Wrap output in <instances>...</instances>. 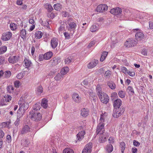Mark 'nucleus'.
<instances>
[{
  "mask_svg": "<svg viewBox=\"0 0 153 153\" xmlns=\"http://www.w3.org/2000/svg\"><path fill=\"white\" fill-rule=\"evenodd\" d=\"M29 117L34 121H38L41 119V114L38 111H32L29 113Z\"/></svg>",
  "mask_w": 153,
  "mask_h": 153,
  "instance_id": "f257e3e1",
  "label": "nucleus"
},
{
  "mask_svg": "<svg viewBox=\"0 0 153 153\" xmlns=\"http://www.w3.org/2000/svg\"><path fill=\"white\" fill-rule=\"evenodd\" d=\"M125 110L123 107L121 108H114L113 110V116L115 118H118L121 116Z\"/></svg>",
  "mask_w": 153,
  "mask_h": 153,
  "instance_id": "f03ea898",
  "label": "nucleus"
},
{
  "mask_svg": "<svg viewBox=\"0 0 153 153\" xmlns=\"http://www.w3.org/2000/svg\"><path fill=\"white\" fill-rule=\"evenodd\" d=\"M67 28L68 30L70 31L71 34L73 35L74 33L77 25L74 22H68Z\"/></svg>",
  "mask_w": 153,
  "mask_h": 153,
  "instance_id": "7ed1b4c3",
  "label": "nucleus"
},
{
  "mask_svg": "<svg viewBox=\"0 0 153 153\" xmlns=\"http://www.w3.org/2000/svg\"><path fill=\"white\" fill-rule=\"evenodd\" d=\"M136 39L133 38H131L128 39L125 43V45L128 48L135 46L137 43Z\"/></svg>",
  "mask_w": 153,
  "mask_h": 153,
  "instance_id": "20e7f679",
  "label": "nucleus"
},
{
  "mask_svg": "<svg viewBox=\"0 0 153 153\" xmlns=\"http://www.w3.org/2000/svg\"><path fill=\"white\" fill-rule=\"evenodd\" d=\"M133 31L135 32L137 31L135 34V37L136 40H141L144 38V34L139 29H133Z\"/></svg>",
  "mask_w": 153,
  "mask_h": 153,
  "instance_id": "39448f33",
  "label": "nucleus"
},
{
  "mask_svg": "<svg viewBox=\"0 0 153 153\" xmlns=\"http://www.w3.org/2000/svg\"><path fill=\"white\" fill-rule=\"evenodd\" d=\"M104 123L99 122V123L97 126V134H101L104 132Z\"/></svg>",
  "mask_w": 153,
  "mask_h": 153,
  "instance_id": "423d86ee",
  "label": "nucleus"
},
{
  "mask_svg": "<svg viewBox=\"0 0 153 153\" xmlns=\"http://www.w3.org/2000/svg\"><path fill=\"white\" fill-rule=\"evenodd\" d=\"M30 128L28 125L24 124L23 125L19 133L20 134H27L30 131Z\"/></svg>",
  "mask_w": 153,
  "mask_h": 153,
  "instance_id": "0eeeda50",
  "label": "nucleus"
},
{
  "mask_svg": "<svg viewBox=\"0 0 153 153\" xmlns=\"http://www.w3.org/2000/svg\"><path fill=\"white\" fill-rule=\"evenodd\" d=\"M12 33L10 32H6L5 33L2 34L1 39L4 41L9 40L11 38Z\"/></svg>",
  "mask_w": 153,
  "mask_h": 153,
  "instance_id": "6e6552de",
  "label": "nucleus"
},
{
  "mask_svg": "<svg viewBox=\"0 0 153 153\" xmlns=\"http://www.w3.org/2000/svg\"><path fill=\"white\" fill-rule=\"evenodd\" d=\"M92 148V144L89 143L87 144L83 150L82 153H91Z\"/></svg>",
  "mask_w": 153,
  "mask_h": 153,
  "instance_id": "1a4fd4ad",
  "label": "nucleus"
},
{
  "mask_svg": "<svg viewBox=\"0 0 153 153\" xmlns=\"http://www.w3.org/2000/svg\"><path fill=\"white\" fill-rule=\"evenodd\" d=\"M101 101L103 103H106L109 100L108 96L105 93L103 94L101 96H98Z\"/></svg>",
  "mask_w": 153,
  "mask_h": 153,
  "instance_id": "9d476101",
  "label": "nucleus"
},
{
  "mask_svg": "<svg viewBox=\"0 0 153 153\" xmlns=\"http://www.w3.org/2000/svg\"><path fill=\"white\" fill-rule=\"evenodd\" d=\"M108 7L105 4H100L99 5L97 8V10L100 12L107 10Z\"/></svg>",
  "mask_w": 153,
  "mask_h": 153,
  "instance_id": "9b49d317",
  "label": "nucleus"
},
{
  "mask_svg": "<svg viewBox=\"0 0 153 153\" xmlns=\"http://www.w3.org/2000/svg\"><path fill=\"white\" fill-rule=\"evenodd\" d=\"M122 12V9L118 7L112 9L110 11V12L111 13L115 15L120 14Z\"/></svg>",
  "mask_w": 153,
  "mask_h": 153,
  "instance_id": "f8f14e48",
  "label": "nucleus"
},
{
  "mask_svg": "<svg viewBox=\"0 0 153 153\" xmlns=\"http://www.w3.org/2000/svg\"><path fill=\"white\" fill-rule=\"evenodd\" d=\"M60 59V58L58 57H54L51 59L49 62L50 65L53 66L57 65L59 62V60Z\"/></svg>",
  "mask_w": 153,
  "mask_h": 153,
  "instance_id": "ddd939ff",
  "label": "nucleus"
},
{
  "mask_svg": "<svg viewBox=\"0 0 153 153\" xmlns=\"http://www.w3.org/2000/svg\"><path fill=\"white\" fill-rule=\"evenodd\" d=\"M58 43V39L56 38H53L51 41V44L53 48H55L57 46Z\"/></svg>",
  "mask_w": 153,
  "mask_h": 153,
  "instance_id": "4468645a",
  "label": "nucleus"
},
{
  "mask_svg": "<svg viewBox=\"0 0 153 153\" xmlns=\"http://www.w3.org/2000/svg\"><path fill=\"white\" fill-rule=\"evenodd\" d=\"M98 60L94 59L90 62L88 65V67L89 68H92L95 67L98 64Z\"/></svg>",
  "mask_w": 153,
  "mask_h": 153,
  "instance_id": "2eb2a0df",
  "label": "nucleus"
},
{
  "mask_svg": "<svg viewBox=\"0 0 153 153\" xmlns=\"http://www.w3.org/2000/svg\"><path fill=\"white\" fill-rule=\"evenodd\" d=\"M122 101L120 99H118L114 101V108H121L120 106L122 105Z\"/></svg>",
  "mask_w": 153,
  "mask_h": 153,
  "instance_id": "dca6fc26",
  "label": "nucleus"
},
{
  "mask_svg": "<svg viewBox=\"0 0 153 153\" xmlns=\"http://www.w3.org/2000/svg\"><path fill=\"white\" fill-rule=\"evenodd\" d=\"M19 58V57L18 56L10 57L8 59V61L10 63H14L18 61Z\"/></svg>",
  "mask_w": 153,
  "mask_h": 153,
  "instance_id": "f3484780",
  "label": "nucleus"
},
{
  "mask_svg": "<svg viewBox=\"0 0 153 153\" xmlns=\"http://www.w3.org/2000/svg\"><path fill=\"white\" fill-rule=\"evenodd\" d=\"M72 98L74 101L76 103H79L81 101V98L78 94L74 93L72 95Z\"/></svg>",
  "mask_w": 153,
  "mask_h": 153,
  "instance_id": "a211bd4d",
  "label": "nucleus"
},
{
  "mask_svg": "<svg viewBox=\"0 0 153 153\" xmlns=\"http://www.w3.org/2000/svg\"><path fill=\"white\" fill-rule=\"evenodd\" d=\"M89 113V110L86 108H82L81 110V115L84 117L88 116Z\"/></svg>",
  "mask_w": 153,
  "mask_h": 153,
  "instance_id": "6ab92c4d",
  "label": "nucleus"
},
{
  "mask_svg": "<svg viewBox=\"0 0 153 153\" xmlns=\"http://www.w3.org/2000/svg\"><path fill=\"white\" fill-rule=\"evenodd\" d=\"M29 107V104L27 102H25L23 104H21L19 108H21V109L25 111Z\"/></svg>",
  "mask_w": 153,
  "mask_h": 153,
  "instance_id": "aec40b11",
  "label": "nucleus"
},
{
  "mask_svg": "<svg viewBox=\"0 0 153 153\" xmlns=\"http://www.w3.org/2000/svg\"><path fill=\"white\" fill-rule=\"evenodd\" d=\"M53 53L51 51H49L45 53L44 55V59L48 60L51 58L52 56H53Z\"/></svg>",
  "mask_w": 153,
  "mask_h": 153,
  "instance_id": "412c9836",
  "label": "nucleus"
},
{
  "mask_svg": "<svg viewBox=\"0 0 153 153\" xmlns=\"http://www.w3.org/2000/svg\"><path fill=\"white\" fill-rule=\"evenodd\" d=\"M100 135L99 140V141L101 143L104 142L107 138V136L105 135V133L103 132L102 134H100Z\"/></svg>",
  "mask_w": 153,
  "mask_h": 153,
  "instance_id": "4be33fe9",
  "label": "nucleus"
},
{
  "mask_svg": "<svg viewBox=\"0 0 153 153\" xmlns=\"http://www.w3.org/2000/svg\"><path fill=\"white\" fill-rule=\"evenodd\" d=\"M85 134V132L84 131L79 132L78 134L77 135L78 141H80L81 139H83L84 137V135Z\"/></svg>",
  "mask_w": 153,
  "mask_h": 153,
  "instance_id": "5701e85b",
  "label": "nucleus"
},
{
  "mask_svg": "<svg viewBox=\"0 0 153 153\" xmlns=\"http://www.w3.org/2000/svg\"><path fill=\"white\" fill-rule=\"evenodd\" d=\"M99 29V25L95 24L91 26L90 28V31L94 32L97 31Z\"/></svg>",
  "mask_w": 153,
  "mask_h": 153,
  "instance_id": "b1692460",
  "label": "nucleus"
},
{
  "mask_svg": "<svg viewBox=\"0 0 153 153\" xmlns=\"http://www.w3.org/2000/svg\"><path fill=\"white\" fill-rule=\"evenodd\" d=\"M48 101L47 99L45 98L42 99L41 102V105L44 108H47L48 106Z\"/></svg>",
  "mask_w": 153,
  "mask_h": 153,
  "instance_id": "393cba45",
  "label": "nucleus"
},
{
  "mask_svg": "<svg viewBox=\"0 0 153 153\" xmlns=\"http://www.w3.org/2000/svg\"><path fill=\"white\" fill-rule=\"evenodd\" d=\"M96 89L98 96H101L102 95L105 93L102 91L101 88L99 85L97 86Z\"/></svg>",
  "mask_w": 153,
  "mask_h": 153,
  "instance_id": "a878e982",
  "label": "nucleus"
},
{
  "mask_svg": "<svg viewBox=\"0 0 153 153\" xmlns=\"http://www.w3.org/2000/svg\"><path fill=\"white\" fill-rule=\"evenodd\" d=\"M107 115V113L105 112L103 114H102L101 115L100 119L99 120V122L104 123L105 119Z\"/></svg>",
  "mask_w": 153,
  "mask_h": 153,
  "instance_id": "bb28decb",
  "label": "nucleus"
},
{
  "mask_svg": "<svg viewBox=\"0 0 153 153\" xmlns=\"http://www.w3.org/2000/svg\"><path fill=\"white\" fill-rule=\"evenodd\" d=\"M108 85L112 89H114L116 85L114 82L112 81H108L107 82Z\"/></svg>",
  "mask_w": 153,
  "mask_h": 153,
  "instance_id": "cd10ccee",
  "label": "nucleus"
},
{
  "mask_svg": "<svg viewBox=\"0 0 153 153\" xmlns=\"http://www.w3.org/2000/svg\"><path fill=\"white\" fill-rule=\"evenodd\" d=\"M25 112V111L22 110L21 108H19L17 111V117L21 118Z\"/></svg>",
  "mask_w": 153,
  "mask_h": 153,
  "instance_id": "c85d7f7f",
  "label": "nucleus"
},
{
  "mask_svg": "<svg viewBox=\"0 0 153 153\" xmlns=\"http://www.w3.org/2000/svg\"><path fill=\"white\" fill-rule=\"evenodd\" d=\"M45 8L47 10L48 12H51L53 10V8L51 5L48 3L45 5Z\"/></svg>",
  "mask_w": 153,
  "mask_h": 153,
  "instance_id": "c756f323",
  "label": "nucleus"
},
{
  "mask_svg": "<svg viewBox=\"0 0 153 153\" xmlns=\"http://www.w3.org/2000/svg\"><path fill=\"white\" fill-rule=\"evenodd\" d=\"M24 63L25 66L26 68L29 67L30 66L31 64V62L30 61L27 59H25Z\"/></svg>",
  "mask_w": 153,
  "mask_h": 153,
  "instance_id": "7c9ffc66",
  "label": "nucleus"
},
{
  "mask_svg": "<svg viewBox=\"0 0 153 153\" xmlns=\"http://www.w3.org/2000/svg\"><path fill=\"white\" fill-rule=\"evenodd\" d=\"M106 149L108 152L111 153L113 150V146L111 144L108 145L106 147Z\"/></svg>",
  "mask_w": 153,
  "mask_h": 153,
  "instance_id": "2f4dec72",
  "label": "nucleus"
},
{
  "mask_svg": "<svg viewBox=\"0 0 153 153\" xmlns=\"http://www.w3.org/2000/svg\"><path fill=\"white\" fill-rule=\"evenodd\" d=\"M3 75L5 78L8 79L11 76V73L10 71H6L4 72Z\"/></svg>",
  "mask_w": 153,
  "mask_h": 153,
  "instance_id": "473e14b6",
  "label": "nucleus"
},
{
  "mask_svg": "<svg viewBox=\"0 0 153 153\" xmlns=\"http://www.w3.org/2000/svg\"><path fill=\"white\" fill-rule=\"evenodd\" d=\"M10 28L12 30H14L17 29L18 26L17 24L14 23H11L10 25Z\"/></svg>",
  "mask_w": 153,
  "mask_h": 153,
  "instance_id": "72a5a7b5",
  "label": "nucleus"
},
{
  "mask_svg": "<svg viewBox=\"0 0 153 153\" xmlns=\"http://www.w3.org/2000/svg\"><path fill=\"white\" fill-rule=\"evenodd\" d=\"M68 70L69 68L68 67L63 68L61 71V73L64 76L67 73L68 71Z\"/></svg>",
  "mask_w": 153,
  "mask_h": 153,
  "instance_id": "f704fd0d",
  "label": "nucleus"
},
{
  "mask_svg": "<svg viewBox=\"0 0 153 153\" xmlns=\"http://www.w3.org/2000/svg\"><path fill=\"white\" fill-rule=\"evenodd\" d=\"M136 13L137 14V15L136 16L137 18H140V19L143 18V16L145 14V13H141L140 12L138 11H137L136 12Z\"/></svg>",
  "mask_w": 153,
  "mask_h": 153,
  "instance_id": "c9c22d12",
  "label": "nucleus"
},
{
  "mask_svg": "<svg viewBox=\"0 0 153 153\" xmlns=\"http://www.w3.org/2000/svg\"><path fill=\"white\" fill-rule=\"evenodd\" d=\"M40 103H39L35 104L33 106V108L34 111L35 110V111H37L38 110H39L41 108L40 105Z\"/></svg>",
  "mask_w": 153,
  "mask_h": 153,
  "instance_id": "e433bc0d",
  "label": "nucleus"
},
{
  "mask_svg": "<svg viewBox=\"0 0 153 153\" xmlns=\"http://www.w3.org/2000/svg\"><path fill=\"white\" fill-rule=\"evenodd\" d=\"M7 50V47L4 46L0 47V55L5 53Z\"/></svg>",
  "mask_w": 153,
  "mask_h": 153,
  "instance_id": "4c0bfd02",
  "label": "nucleus"
},
{
  "mask_svg": "<svg viewBox=\"0 0 153 153\" xmlns=\"http://www.w3.org/2000/svg\"><path fill=\"white\" fill-rule=\"evenodd\" d=\"M43 35L42 33L40 31H37L35 32V36L36 37L37 39H39L41 38Z\"/></svg>",
  "mask_w": 153,
  "mask_h": 153,
  "instance_id": "58836bf2",
  "label": "nucleus"
},
{
  "mask_svg": "<svg viewBox=\"0 0 153 153\" xmlns=\"http://www.w3.org/2000/svg\"><path fill=\"white\" fill-rule=\"evenodd\" d=\"M64 76L60 73H58L54 77V79L57 81L60 80L63 78Z\"/></svg>",
  "mask_w": 153,
  "mask_h": 153,
  "instance_id": "ea45409f",
  "label": "nucleus"
},
{
  "mask_svg": "<svg viewBox=\"0 0 153 153\" xmlns=\"http://www.w3.org/2000/svg\"><path fill=\"white\" fill-rule=\"evenodd\" d=\"M14 90V88L12 85H9L7 88V92L10 93H12L13 91Z\"/></svg>",
  "mask_w": 153,
  "mask_h": 153,
  "instance_id": "a19ab883",
  "label": "nucleus"
},
{
  "mask_svg": "<svg viewBox=\"0 0 153 153\" xmlns=\"http://www.w3.org/2000/svg\"><path fill=\"white\" fill-rule=\"evenodd\" d=\"M26 30L24 29H22L20 33V35L21 36L22 38H23L26 37Z\"/></svg>",
  "mask_w": 153,
  "mask_h": 153,
  "instance_id": "79ce46f5",
  "label": "nucleus"
},
{
  "mask_svg": "<svg viewBox=\"0 0 153 153\" xmlns=\"http://www.w3.org/2000/svg\"><path fill=\"white\" fill-rule=\"evenodd\" d=\"M63 153H74V151L72 149L67 148L63 150Z\"/></svg>",
  "mask_w": 153,
  "mask_h": 153,
  "instance_id": "37998d69",
  "label": "nucleus"
},
{
  "mask_svg": "<svg viewBox=\"0 0 153 153\" xmlns=\"http://www.w3.org/2000/svg\"><path fill=\"white\" fill-rule=\"evenodd\" d=\"M53 7L55 10H58L61 8V5L60 4L57 3L54 4Z\"/></svg>",
  "mask_w": 153,
  "mask_h": 153,
  "instance_id": "c03bdc74",
  "label": "nucleus"
},
{
  "mask_svg": "<svg viewBox=\"0 0 153 153\" xmlns=\"http://www.w3.org/2000/svg\"><path fill=\"white\" fill-rule=\"evenodd\" d=\"M5 101L6 103L7 102H9L12 99L11 97L9 95H7V96L6 95V97H4Z\"/></svg>",
  "mask_w": 153,
  "mask_h": 153,
  "instance_id": "a18cd8bd",
  "label": "nucleus"
},
{
  "mask_svg": "<svg viewBox=\"0 0 153 153\" xmlns=\"http://www.w3.org/2000/svg\"><path fill=\"white\" fill-rule=\"evenodd\" d=\"M118 95L121 98H124L125 97V92L122 91H121L119 92Z\"/></svg>",
  "mask_w": 153,
  "mask_h": 153,
  "instance_id": "49530a36",
  "label": "nucleus"
},
{
  "mask_svg": "<svg viewBox=\"0 0 153 153\" xmlns=\"http://www.w3.org/2000/svg\"><path fill=\"white\" fill-rule=\"evenodd\" d=\"M55 16V14L53 13H51V12H49V13L48 14V18L53 19V18Z\"/></svg>",
  "mask_w": 153,
  "mask_h": 153,
  "instance_id": "de8ad7c7",
  "label": "nucleus"
},
{
  "mask_svg": "<svg viewBox=\"0 0 153 153\" xmlns=\"http://www.w3.org/2000/svg\"><path fill=\"white\" fill-rule=\"evenodd\" d=\"M37 90L38 92V94H40L43 91L42 87L41 86L38 87L37 88Z\"/></svg>",
  "mask_w": 153,
  "mask_h": 153,
  "instance_id": "09e8293b",
  "label": "nucleus"
},
{
  "mask_svg": "<svg viewBox=\"0 0 153 153\" xmlns=\"http://www.w3.org/2000/svg\"><path fill=\"white\" fill-rule=\"evenodd\" d=\"M24 73L21 72L17 75L16 77L18 79H20L22 78L24 76Z\"/></svg>",
  "mask_w": 153,
  "mask_h": 153,
  "instance_id": "8fccbe9b",
  "label": "nucleus"
},
{
  "mask_svg": "<svg viewBox=\"0 0 153 153\" xmlns=\"http://www.w3.org/2000/svg\"><path fill=\"white\" fill-rule=\"evenodd\" d=\"M71 57L67 58L65 59V64H69L71 61Z\"/></svg>",
  "mask_w": 153,
  "mask_h": 153,
  "instance_id": "3c124183",
  "label": "nucleus"
},
{
  "mask_svg": "<svg viewBox=\"0 0 153 153\" xmlns=\"http://www.w3.org/2000/svg\"><path fill=\"white\" fill-rule=\"evenodd\" d=\"M121 145V152L123 153L124 150L125 148V144L124 142H122Z\"/></svg>",
  "mask_w": 153,
  "mask_h": 153,
  "instance_id": "603ef678",
  "label": "nucleus"
},
{
  "mask_svg": "<svg viewBox=\"0 0 153 153\" xmlns=\"http://www.w3.org/2000/svg\"><path fill=\"white\" fill-rule=\"evenodd\" d=\"M21 84V82L19 81H16L14 83L15 86L16 88H18Z\"/></svg>",
  "mask_w": 153,
  "mask_h": 153,
  "instance_id": "864d4df0",
  "label": "nucleus"
},
{
  "mask_svg": "<svg viewBox=\"0 0 153 153\" xmlns=\"http://www.w3.org/2000/svg\"><path fill=\"white\" fill-rule=\"evenodd\" d=\"M110 74L111 72L108 70L105 72V76L106 77V78H107L109 77Z\"/></svg>",
  "mask_w": 153,
  "mask_h": 153,
  "instance_id": "5fc2aeb1",
  "label": "nucleus"
},
{
  "mask_svg": "<svg viewBox=\"0 0 153 153\" xmlns=\"http://www.w3.org/2000/svg\"><path fill=\"white\" fill-rule=\"evenodd\" d=\"M7 105L4 100V99L1 100H0V106H2L4 105Z\"/></svg>",
  "mask_w": 153,
  "mask_h": 153,
  "instance_id": "6e6d98bb",
  "label": "nucleus"
},
{
  "mask_svg": "<svg viewBox=\"0 0 153 153\" xmlns=\"http://www.w3.org/2000/svg\"><path fill=\"white\" fill-rule=\"evenodd\" d=\"M62 16H64L65 17L69 16V13L68 12H67L65 11H63L62 13Z\"/></svg>",
  "mask_w": 153,
  "mask_h": 153,
  "instance_id": "4d7b16f0",
  "label": "nucleus"
},
{
  "mask_svg": "<svg viewBox=\"0 0 153 153\" xmlns=\"http://www.w3.org/2000/svg\"><path fill=\"white\" fill-rule=\"evenodd\" d=\"M20 118L17 117V119L14 123L15 125L16 126H18L20 123Z\"/></svg>",
  "mask_w": 153,
  "mask_h": 153,
  "instance_id": "13d9d810",
  "label": "nucleus"
},
{
  "mask_svg": "<svg viewBox=\"0 0 153 153\" xmlns=\"http://www.w3.org/2000/svg\"><path fill=\"white\" fill-rule=\"evenodd\" d=\"M121 69L122 70L123 72L125 74H127L128 72V71L124 67H121Z\"/></svg>",
  "mask_w": 153,
  "mask_h": 153,
  "instance_id": "bf43d9fd",
  "label": "nucleus"
},
{
  "mask_svg": "<svg viewBox=\"0 0 153 153\" xmlns=\"http://www.w3.org/2000/svg\"><path fill=\"white\" fill-rule=\"evenodd\" d=\"M4 57L0 56V65L3 64L4 63Z\"/></svg>",
  "mask_w": 153,
  "mask_h": 153,
  "instance_id": "052dcab7",
  "label": "nucleus"
},
{
  "mask_svg": "<svg viewBox=\"0 0 153 153\" xmlns=\"http://www.w3.org/2000/svg\"><path fill=\"white\" fill-rule=\"evenodd\" d=\"M44 59V55L39 54V56L38 61H42Z\"/></svg>",
  "mask_w": 153,
  "mask_h": 153,
  "instance_id": "680f3d73",
  "label": "nucleus"
},
{
  "mask_svg": "<svg viewBox=\"0 0 153 153\" xmlns=\"http://www.w3.org/2000/svg\"><path fill=\"white\" fill-rule=\"evenodd\" d=\"M141 53L144 56L147 55V51L146 49H143L141 51Z\"/></svg>",
  "mask_w": 153,
  "mask_h": 153,
  "instance_id": "e2e57ef3",
  "label": "nucleus"
},
{
  "mask_svg": "<svg viewBox=\"0 0 153 153\" xmlns=\"http://www.w3.org/2000/svg\"><path fill=\"white\" fill-rule=\"evenodd\" d=\"M64 35L66 39H69L70 38V36L69 34L67 32L64 33Z\"/></svg>",
  "mask_w": 153,
  "mask_h": 153,
  "instance_id": "0e129e2a",
  "label": "nucleus"
},
{
  "mask_svg": "<svg viewBox=\"0 0 153 153\" xmlns=\"http://www.w3.org/2000/svg\"><path fill=\"white\" fill-rule=\"evenodd\" d=\"M127 90L130 91L131 93L133 94L134 93V91L133 88L131 86H128Z\"/></svg>",
  "mask_w": 153,
  "mask_h": 153,
  "instance_id": "69168bd1",
  "label": "nucleus"
},
{
  "mask_svg": "<svg viewBox=\"0 0 153 153\" xmlns=\"http://www.w3.org/2000/svg\"><path fill=\"white\" fill-rule=\"evenodd\" d=\"M56 71L55 70H53V71H51L48 74V76H51L53 75L54 74L56 73Z\"/></svg>",
  "mask_w": 153,
  "mask_h": 153,
  "instance_id": "338daca9",
  "label": "nucleus"
},
{
  "mask_svg": "<svg viewBox=\"0 0 153 153\" xmlns=\"http://www.w3.org/2000/svg\"><path fill=\"white\" fill-rule=\"evenodd\" d=\"M108 141L109 143L110 144H112L114 142L113 138L112 137H110L108 139Z\"/></svg>",
  "mask_w": 153,
  "mask_h": 153,
  "instance_id": "774afa93",
  "label": "nucleus"
}]
</instances>
